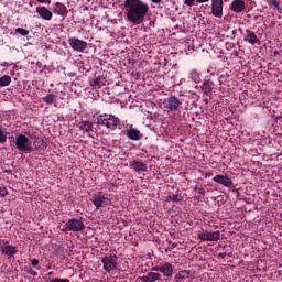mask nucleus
<instances>
[{"label": "nucleus", "instance_id": "35", "mask_svg": "<svg viewBox=\"0 0 282 282\" xmlns=\"http://www.w3.org/2000/svg\"><path fill=\"white\" fill-rule=\"evenodd\" d=\"M31 265L33 268H36V270H41V268L37 267L39 265V260L37 259H32L31 260Z\"/></svg>", "mask_w": 282, "mask_h": 282}, {"label": "nucleus", "instance_id": "50", "mask_svg": "<svg viewBox=\"0 0 282 282\" xmlns=\"http://www.w3.org/2000/svg\"><path fill=\"white\" fill-rule=\"evenodd\" d=\"M239 32H242V30H241V29H239Z\"/></svg>", "mask_w": 282, "mask_h": 282}, {"label": "nucleus", "instance_id": "26", "mask_svg": "<svg viewBox=\"0 0 282 282\" xmlns=\"http://www.w3.org/2000/svg\"><path fill=\"white\" fill-rule=\"evenodd\" d=\"M91 87H95V89H100L101 87H105V80L100 77L95 78L91 82Z\"/></svg>", "mask_w": 282, "mask_h": 282}, {"label": "nucleus", "instance_id": "19", "mask_svg": "<svg viewBox=\"0 0 282 282\" xmlns=\"http://www.w3.org/2000/svg\"><path fill=\"white\" fill-rule=\"evenodd\" d=\"M230 10L232 12H243L246 10V1L243 0H234L230 4Z\"/></svg>", "mask_w": 282, "mask_h": 282}, {"label": "nucleus", "instance_id": "29", "mask_svg": "<svg viewBox=\"0 0 282 282\" xmlns=\"http://www.w3.org/2000/svg\"><path fill=\"white\" fill-rule=\"evenodd\" d=\"M15 33L20 34L21 36H28L30 34V31L28 29L17 28Z\"/></svg>", "mask_w": 282, "mask_h": 282}, {"label": "nucleus", "instance_id": "48", "mask_svg": "<svg viewBox=\"0 0 282 282\" xmlns=\"http://www.w3.org/2000/svg\"><path fill=\"white\" fill-rule=\"evenodd\" d=\"M232 34H237V31H232Z\"/></svg>", "mask_w": 282, "mask_h": 282}, {"label": "nucleus", "instance_id": "38", "mask_svg": "<svg viewBox=\"0 0 282 282\" xmlns=\"http://www.w3.org/2000/svg\"><path fill=\"white\" fill-rule=\"evenodd\" d=\"M0 67H10V64L8 62H1Z\"/></svg>", "mask_w": 282, "mask_h": 282}, {"label": "nucleus", "instance_id": "17", "mask_svg": "<svg viewBox=\"0 0 282 282\" xmlns=\"http://www.w3.org/2000/svg\"><path fill=\"white\" fill-rule=\"evenodd\" d=\"M67 7L62 2H55L53 4V13L58 14L59 17H67Z\"/></svg>", "mask_w": 282, "mask_h": 282}, {"label": "nucleus", "instance_id": "36", "mask_svg": "<svg viewBox=\"0 0 282 282\" xmlns=\"http://www.w3.org/2000/svg\"><path fill=\"white\" fill-rule=\"evenodd\" d=\"M8 195V189L6 187H0V197H6Z\"/></svg>", "mask_w": 282, "mask_h": 282}, {"label": "nucleus", "instance_id": "16", "mask_svg": "<svg viewBox=\"0 0 282 282\" xmlns=\"http://www.w3.org/2000/svg\"><path fill=\"white\" fill-rule=\"evenodd\" d=\"M213 89H215V83L210 79H205L202 85V90L204 91L205 96H213Z\"/></svg>", "mask_w": 282, "mask_h": 282}, {"label": "nucleus", "instance_id": "46", "mask_svg": "<svg viewBox=\"0 0 282 282\" xmlns=\"http://www.w3.org/2000/svg\"><path fill=\"white\" fill-rule=\"evenodd\" d=\"M150 25H155V22H153V21H150Z\"/></svg>", "mask_w": 282, "mask_h": 282}, {"label": "nucleus", "instance_id": "49", "mask_svg": "<svg viewBox=\"0 0 282 282\" xmlns=\"http://www.w3.org/2000/svg\"><path fill=\"white\" fill-rule=\"evenodd\" d=\"M142 151H143V153H148L147 150H142Z\"/></svg>", "mask_w": 282, "mask_h": 282}, {"label": "nucleus", "instance_id": "31", "mask_svg": "<svg viewBox=\"0 0 282 282\" xmlns=\"http://www.w3.org/2000/svg\"><path fill=\"white\" fill-rule=\"evenodd\" d=\"M24 272L31 276H39V272L34 271L31 267H24Z\"/></svg>", "mask_w": 282, "mask_h": 282}, {"label": "nucleus", "instance_id": "47", "mask_svg": "<svg viewBox=\"0 0 282 282\" xmlns=\"http://www.w3.org/2000/svg\"><path fill=\"white\" fill-rule=\"evenodd\" d=\"M46 268H47L48 270H52V265H50V264H48Z\"/></svg>", "mask_w": 282, "mask_h": 282}, {"label": "nucleus", "instance_id": "22", "mask_svg": "<svg viewBox=\"0 0 282 282\" xmlns=\"http://www.w3.org/2000/svg\"><path fill=\"white\" fill-rule=\"evenodd\" d=\"M79 130L84 131L85 133H91L94 131V123L90 121H80L78 123Z\"/></svg>", "mask_w": 282, "mask_h": 282}, {"label": "nucleus", "instance_id": "4", "mask_svg": "<svg viewBox=\"0 0 282 282\" xmlns=\"http://www.w3.org/2000/svg\"><path fill=\"white\" fill-rule=\"evenodd\" d=\"M101 263L104 264V270L106 272H112L118 268V256L109 254L101 259Z\"/></svg>", "mask_w": 282, "mask_h": 282}, {"label": "nucleus", "instance_id": "7", "mask_svg": "<svg viewBox=\"0 0 282 282\" xmlns=\"http://www.w3.org/2000/svg\"><path fill=\"white\" fill-rule=\"evenodd\" d=\"M91 202H93L94 206L97 208V210H98V208H102V207L109 206V204H111V200L107 196L102 195V192H98L94 196Z\"/></svg>", "mask_w": 282, "mask_h": 282}, {"label": "nucleus", "instance_id": "15", "mask_svg": "<svg viewBox=\"0 0 282 282\" xmlns=\"http://www.w3.org/2000/svg\"><path fill=\"white\" fill-rule=\"evenodd\" d=\"M246 34L243 35V41L246 43H249V45H257L259 43V37H257V34L252 32L250 29H247Z\"/></svg>", "mask_w": 282, "mask_h": 282}, {"label": "nucleus", "instance_id": "21", "mask_svg": "<svg viewBox=\"0 0 282 282\" xmlns=\"http://www.w3.org/2000/svg\"><path fill=\"white\" fill-rule=\"evenodd\" d=\"M142 282H155V281H162V275L160 273L155 272H149L147 275H143L141 278Z\"/></svg>", "mask_w": 282, "mask_h": 282}, {"label": "nucleus", "instance_id": "12", "mask_svg": "<svg viewBox=\"0 0 282 282\" xmlns=\"http://www.w3.org/2000/svg\"><path fill=\"white\" fill-rule=\"evenodd\" d=\"M129 166L134 173H147V163L140 160H134L129 163Z\"/></svg>", "mask_w": 282, "mask_h": 282}, {"label": "nucleus", "instance_id": "45", "mask_svg": "<svg viewBox=\"0 0 282 282\" xmlns=\"http://www.w3.org/2000/svg\"><path fill=\"white\" fill-rule=\"evenodd\" d=\"M39 3H45V0H36Z\"/></svg>", "mask_w": 282, "mask_h": 282}, {"label": "nucleus", "instance_id": "13", "mask_svg": "<svg viewBox=\"0 0 282 282\" xmlns=\"http://www.w3.org/2000/svg\"><path fill=\"white\" fill-rule=\"evenodd\" d=\"M213 182H216L217 184H220L221 186H225L226 188L232 187V180L228 176L218 174L213 177Z\"/></svg>", "mask_w": 282, "mask_h": 282}, {"label": "nucleus", "instance_id": "8", "mask_svg": "<svg viewBox=\"0 0 282 282\" xmlns=\"http://www.w3.org/2000/svg\"><path fill=\"white\" fill-rule=\"evenodd\" d=\"M198 239L200 241H219L221 239L220 231H203L198 234Z\"/></svg>", "mask_w": 282, "mask_h": 282}, {"label": "nucleus", "instance_id": "32", "mask_svg": "<svg viewBox=\"0 0 282 282\" xmlns=\"http://www.w3.org/2000/svg\"><path fill=\"white\" fill-rule=\"evenodd\" d=\"M169 199H171V202H182V196H178L176 194H170Z\"/></svg>", "mask_w": 282, "mask_h": 282}, {"label": "nucleus", "instance_id": "34", "mask_svg": "<svg viewBox=\"0 0 282 282\" xmlns=\"http://www.w3.org/2000/svg\"><path fill=\"white\" fill-rule=\"evenodd\" d=\"M50 282H70L69 279L53 278Z\"/></svg>", "mask_w": 282, "mask_h": 282}, {"label": "nucleus", "instance_id": "30", "mask_svg": "<svg viewBox=\"0 0 282 282\" xmlns=\"http://www.w3.org/2000/svg\"><path fill=\"white\" fill-rule=\"evenodd\" d=\"M8 142V132L0 129V144Z\"/></svg>", "mask_w": 282, "mask_h": 282}, {"label": "nucleus", "instance_id": "44", "mask_svg": "<svg viewBox=\"0 0 282 282\" xmlns=\"http://www.w3.org/2000/svg\"><path fill=\"white\" fill-rule=\"evenodd\" d=\"M200 195H204V189H199V192H198Z\"/></svg>", "mask_w": 282, "mask_h": 282}, {"label": "nucleus", "instance_id": "25", "mask_svg": "<svg viewBox=\"0 0 282 282\" xmlns=\"http://www.w3.org/2000/svg\"><path fill=\"white\" fill-rule=\"evenodd\" d=\"M12 83L10 75H3L0 77V87H8Z\"/></svg>", "mask_w": 282, "mask_h": 282}, {"label": "nucleus", "instance_id": "40", "mask_svg": "<svg viewBox=\"0 0 282 282\" xmlns=\"http://www.w3.org/2000/svg\"><path fill=\"white\" fill-rule=\"evenodd\" d=\"M218 259H226V253H219Z\"/></svg>", "mask_w": 282, "mask_h": 282}, {"label": "nucleus", "instance_id": "10", "mask_svg": "<svg viewBox=\"0 0 282 282\" xmlns=\"http://www.w3.org/2000/svg\"><path fill=\"white\" fill-rule=\"evenodd\" d=\"M212 13L217 19L224 17V0H212Z\"/></svg>", "mask_w": 282, "mask_h": 282}, {"label": "nucleus", "instance_id": "33", "mask_svg": "<svg viewBox=\"0 0 282 282\" xmlns=\"http://www.w3.org/2000/svg\"><path fill=\"white\" fill-rule=\"evenodd\" d=\"M269 6H273L275 10H279L281 2H279L278 0H269Z\"/></svg>", "mask_w": 282, "mask_h": 282}, {"label": "nucleus", "instance_id": "18", "mask_svg": "<svg viewBox=\"0 0 282 282\" xmlns=\"http://www.w3.org/2000/svg\"><path fill=\"white\" fill-rule=\"evenodd\" d=\"M36 12L42 19H44V21H52V17H54L52 11L45 7H37Z\"/></svg>", "mask_w": 282, "mask_h": 282}, {"label": "nucleus", "instance_id": "23", "mask_svg": "<svg viewBox=\"0 0 282 282\" xmlns=\"http://www.w3.org/2000/svg\"><path fill=\"white\" fill-rule=\"evenodd\" d=\"M186 279H191V271H188V270L180 271V272L174 276V281H175V282H184V281H186Z\"/></svg>", "mask_w": 282, "mask_h": 282}, {"label": "nucleus", "instance_id": "20", "mask_svg": "<svg viewBox=\"0 0 282 282\" xmlns=\"http://www.w3.org/2000/svg\"><path fill=\"white\" fill-rule=\"evenodd\" d=\"M0 250L2 254H6V257L12 258L14 254H17V247L10 246V245H3L0 247Z\"/></svg>", "mask_w": 282, "mask_h": 282}, {"label": "nucleus", "instance_id": "2", "mask_svg": "<svg viewBox=\"0 0 282 282\" xmlns=\"http://www.w3.org/2000/svg\"><path fill=\"white\" fill-rule=\"evenodd\" d=\"M97 124H101V127H106V129H110V131H116L121 122L120 118L113 115L104 113L97 117Z\"/></svg>", "mask_w": 282, "mask_h": 282}, {"label": "nucleus", "instance_id": "14", "mask_svg": "<svg viewBox=\"0 0 282 282\" xmlns=\"http://www.w3.org/2000/svg\"><path fill=\"white\" fill-rule=\"evenodd\" d=\"M127 137L133 142H138L143 138V135L140 133V130H138V128H133V126H130V129L127 130Z\"/></svg>", "mask_w": 282, "mask_h": 282}, {"label": "nucleus", "instance_id": "28", "mask_svg": "<svg viewBox=\"0 0 282 282\" xmlns=\"http://www.w3.org/2000/svg\"><path fill=\"white\" fill-rule=\"evenodd\" d=\"M189 78H192V80H194V83H199L202 80V77H200L199 73H197V70H192L189 74Z\"/></svg>", "mask_w": 282, "mask_h": 282}, {"label": "nucleus", "instance_id": "9", "mask_svg": "<svg viewBox=\"0 0 282 282\" xmlns=\"http://www.w3.org/2000/svg\"><path fill=\"white\" fill-rule=\"evenodd\" d=\"M68 44L74 50V52H85L87 48V42L78 40L77 37L68 39Z\"/></svg>", "mask_w": 282, "mask_h": 282}, {"label": "nucleus", "instance_id": "6", "mask_svg": "<svg viewBox=\"0 0 282 282\" xmlns=\"http://www.w3.org/2000/svg\"><path fill=\"white\" fill-rule=\"evenodd\" d=\"M67 229L70 232H80L85 230V223L83 218H72L67 221Z\"/></svg>", "mask_w": 282, "mask_h": 282}, {"label": "nucleus", "instance_id": "11", "mask_svg": "<svg viewBox=\"0 0 282 282\" xmlns=\"http://www.w3.org/2000/svg\"><path fill=\"white\" fill-rule=\"evenodd\" d=\"M175 270V267L171 264L170 262H165L161 264V274L165 278V281H169L173 278V272Z\"/></svg>", "mask_w": 282, "mask_h": 282}, {"label": "nucleus", "instance_id": "42", "mask_svg": "<svg viewBox=\"0 0 282 282\" xmlns=\"http://www.w3.org/2000/svg\"><path fill=\"white\" fill-rule=\"evenodd\" d=\"M137 155H138V158H145L144 153H139Z\"/></svg>", "mask_w": 282, "mask_h": 282}, {"label": "nucleus", "instance_id": "43", "mask_svg": "<svg viewBox=\"0 0 282 282\" xmlns=\"http://www.w3.org/2000/svg\"><path fill=\"white\" fill-rule=\"evenodd\" d=\"M47 275H48V276H53V275H54V272L51 271V272L47 273Z\"/></svg>", "mask_w": 282, "mask_h": 282}, {"label": "nucleus", "instance_id": "27", "mask_svg": "<svg viewBox=\"0 0 282 282\" xmlns=\"http://www.w3.org/2000/svg\"><path fill=\"white\" fill-rule=\"evenodd\" d=\"M195 1L197 3H208V1H210V0H184V3H185V6L193 8V6H195Z\"/></svg>", "mask_w": 282, "mask_h": 282}, {"label": "nucleus", "instance_id": "39", "mask_svg": "<svg viewBox=\"0 0 282 282\" xmlns=\"http://www.w3.org/2000/svg\"><path fill=\"white\" fill-rule=\"evenodd\" d=\"M62 232H70L69 229L67 228V223L64 228L61 229Z\"/></svg>", "mask_w": 282, "mask_h": 282}, {"label": "nucleus", "instance_id": "1", "mask_svg": "<svg viewBox=\"0 0 282 282\" xmlns=\"http://www.w3.org/2000/svg\"><path fill=\"white\" fill-rule=\"evenodd\" d=\"M123 8L126 10L127 20L132 23V25L144 23V19H147L149 12H151L149 3L142 0H124Z\"/></svg>", "mask_w": 282, "mask_h": 282}, {"label": "nucleus", "instance_id": "3", "mask_svg": "<svg viewBox=\"0 0 282 282\" xmlns=\"http://www.w3.org/2000/svg\"><path fill=\"white\" fill-rule=\"evenodd\" d=\"M15 149L21 151V153H32V151H34L32 142L25 134H19L15 138Z\"/></svg>", "mask_w": 282, "mask_h": 282}, {"label": "nucleus", "instance_id": "37", "mask_svg": "<svg viewBox=\"0 0 282 282\" xmlns=\"http://www.w3.org/2000/svg\"><path fill=\"white\" fill-rule=\"evenodd\" d=\"M152 272H162V264L152 268Z\"/></svg>", "mask_w": 282, "mask_h": 282}, {"label": "nucleus", "instance_id": "24", "mask_svg": "<svg viewBox=\"0 0 282 282\" xmlns=\"http://www.w3.org/2000/svg\"><path fill=\"white\" fill-rule=\"evenodd\" d=\"M56 98L57 96L54 94H48L46 96H44L42 98L43 102H45L46 105H54V102H56Z\"/></svg>", "mask_w": 282, "mask_h": 282}, {"label": "nucleus", "instance_id": "41", "mask_svg": "<svg viewBox=\"0 0 282 282\" xmlns=\"http://www.w3.org/2000/svg\"><path fill=\"white\" fill-rule=\"evenodd\" d=\"M152 3H162V0H151Z\"/></svg>", "mask_w": 282, "mask_h": 282}, {"label": "nucleus", "instance_id": "5", "mask_svg": "<svg viewBox=\"0 0 282 282\" xmlns=\"http://www.w3.org/2000/svg\"><path fill=\"white\" fill-rule=\"evenodd\" d=\"M181 105L182 100L175 96L167 97L163 100L164 109H167V111H180Z\"/></svg>", "mask_w": 282, "mask_h": 282}]
</instances>
